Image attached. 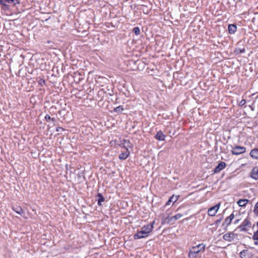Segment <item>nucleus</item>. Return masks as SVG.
I'll list each match as a JSON object with an SVG mask.
<instances>
[{"label":"nucleus","mask_w":258,"mask_h":258,"mask_svg":"<svg viewBox=\"0 0 258 258\" xmlns=\"http://www.w3.org/2000/svg\"><path fill=\"white\" fill-rule=\"evenodd\" d=\"M154 223L155 221H153L150 224L144 226L140 231L134 235V238L138 239L148 237L154 228Z\"/></svg>","instance_id":"obj_1"},{"label":"nucleus","mask_w":258,"mask_h":258,"mask_svg":"<svg viewBox=\"0 0 258 258\" xmlns=\"http://www.w3.org/2000/svg\"><path fill=\"white\" fill-rule=\"evenodd\" d=\"M205 249V245L203 243L193 246L188 253L189 258H196L200 252H204Z\"/></svg>","instance_id":"obj_2"},{"label":"nucleus","mask_w":258,"mask_h":258,"mask_svg":"<svg viewBox=\"0 0 258 258\" xmlns=\"http://www.w3.org/2000/svg\"><path fill=\"white\" fill-rule=\"evenodd\" d=\"M19 3V0H0V5L3 6V9L5 11L9 10L8 4H11L15 6Z\"/></svg>","instance_id":"obj_3"},{"label":"nucleus","mask_w":258,"mask_h":258,"mask_svg":"<svg viewBox=\"0 0 258 258\" xmlns=\"http://www.w3.org/2000/svg\"><path fill=\"white\" fill-rule=\"evenodd\" d=\"M182 216V214H177L174 216H172L171 217H167L165 219H162V224H172L173 222L181 218Z\"/></svg>","instance_id":"obj_4"},{"label":"nucleus","mask_w":258,"mask_h":258,"mask_svg":"<svg viewBox=\"0 0 258 258\" xmlns=\"http://www.w3.org/2000/svg\"><path fill=\"white\" fill-rule=\"evenodd\" d=\"M231 153L233 155H239L246 152V148L239 146H234L232 147Z\"/></svg>","instance_id":"obj_5"},{"label":"nucleus","mask_w":258,"mask_h":258,"mask_svg":"<svg viewBox=\"0 0 258 258\" xmlns=\"http://www.w3.org/2000/svg\"><path fill=\"white\" fill-rule=\"evenodd\" d=\"M251 224L248 218H246L241 224L238 227L240 231H245L247 230L246 227L250 228Z\"/></svg>","instance_id":"obj_6"},{"label":"nucleus","mask_w":258,"mask_h":258,"mask_svg":"<svg viewBox=\"0 0 258 258\" xmlns=\"http://www.w3.org/2000/svg\"><path fill=\"white\" fill-rule=\"evenodd\" d=\"M220 206V203H218L215 206H213L210 209H209L208 211V214L210 216H214L217 213L218 209H219Z\"/></svg>","instance_id":"obj_7"},{"label":"nucleus","mask_w":258,"mask_h":258,"mask_svg":"<svg viewBox=\"0 0 258 258\" xmlns=\"http://www.w3.org/2000/svg\"><path fill=\"white\" fill-rule=\"evenodd\" d=\"M236 237V234L233 232H230L225 234L223 238L225 241L231 242L234 240Z\"/></svg>","instance_id":"obj_8"},{"label":"nucleus","mask_w":258,"mask_h":258,"mask_svg":"<svg viewBox=\"0 0 258 258\" xmlns=\"http://www.w3.org/2000/svg\"><path fill=\"white\" fill-rule=\"evenodd\" d=\"M226 166V164L225 162L221 161L220 162L218 165L215 168L214 170V173H217L220 172L222 170L224 169Z\"/></svg>","instance_id":"obj_9"},{"label":"nucleus","mask_w":258,"mask_h":258,"mask_svg":"<svg viewBox=\"0 0 258 258\" xmlns=\"http://www.w3.org/2000/svg\"><path fill=\"white\" fill-rule=\"evenodd\" d=\"M250 176L254 179L258 180V166L253 168L250 172Z\"/></svg>","instance_id":"obj_10"},{"label":"nucleus","mask_w":258,"mask_h":258,"mask_svg":"<svg viewBox=\"0 0 258 258\" xmlns=\"http://www.w3.org/2000/svg\"><path fill=\"white\" fill-rule=\"evenodd\" d=\"M125 151L124 152H122L120 154L119 156V158L120 160H125L126 159L128 156L130 155V152L127 148L126 147L124 148Z\"/></svg>","instance_id":"obj_11"},{"label":"nucleus","mask_w":258,"mask_h":258,"mask_svg":"<svg viewBox=\"0 0 258 258\" xmlns=\"http://www.w3.org/2000/svg\"><path fill=\"white\" fill-rule=\"evenodd\" d=\"M166 136L161 131H159L155 136V138L158 141H164Z\"/></svg>","instance_id":"obj_12"},{"label":"nucleus","mask_w":258,"mask_h":258,"mask_svg":"<svg viewBox=\"0 0 258 258\" xmlns=\"http://www.w3.org/2000/svg\"><path fill=\"white\" fill-rule=\"evenodd\" d=\"M234 215L232 213L229 217H227L225 220L223 225H225L226 227L228 226L231 223L232 220L234 218Z\"/></svg>","instance_id":"obj_13"},{"label":"nucleus","mask_w":258,"mask_h":258,"mask_svg":"<svg viewBox=\"0 0 258 258\" xmlns=\"http://www.w3.org/2000/svg\"><path fill=\"white\" fill-rule=\"evenodd\" d=\"M228 32L230 34H234L237 31V26L235 24H229L228 25Z\"/></svg>","instance_id":"obj_14"},{"label":"nucleus","mask_w":258,"mask_h":258,"mask_svg":"<svg viewBox=\"0 0 258 258\" xmlns=\"http://www.w3.org/2000/svg\"><path fill=\"white\" fill-rule=\"evenodd\" d=\"M249 154L252 158L258 159V148L252 149Z\"/></svg>","instance_id":"obj_15"},{"label":"nucleus","mask_w":258,"mask_h":258,"mask_svg":"<svg viewBox=\"0 0 258 258\" xmlns=\"http://www.w3.org/2000/svg\"><path fill=\"white\" fill-rule=\"evenodd\" d=\"M179 196H175L174 195H172V196H171L168 201L166 203V206L169 205L171 203H174L178 199Z\"/></svg>","instance_id":"obj_16"},{"label":"nucleus","mask_w":258,"mask_h":258,"mask_svg":"<svg viewBox=\"0 0 258 258\" xmlns=\"http://www.w3.org/2000/svg\"><path fill=\"white\" fill-rule=\"evenodd\" d=\"M248 201L247 199H241L238 201L237 204L240 207H243L247 204Z\"/></svg>","instance_id":"obj_17"},{"label":"nucleus","mask_w":258,"mask_h":258,"mask_svg":"<svg viewBox=\"0 0 258 258\" xmlns=\"http://www.w3.org/2000/svg\"><path fill=\"white\" fill-rule=\"evenodd\" d=\"M97 201H98V205L100 206H102V202H104L105 199L102 196V195H97Z\"/></svg>","instance_id":"obj_18"},{"label":"nucleus","mask_w":258,"mask_h":258,"mask_svg":"<svg viewBox=\"0 0 258 258\" xmlns=\"http://www.w3.org/2000/svg\"><path fill=\"white\" fill-rule=\"evenodd\" d=\"M123 110L124 108L122 105H119L114 108V111L118 113H121Z\"/></svg>","instance_id":"obj_19"},{"label":"nucleus","mask_w":258,"mask_h":258,"mask_svg":"<svg viewBox=\"0 0 258 258\" xmlns=\"http://www.w3.org/2000/svg\"><path fill=\"white\" fill-rule=\"evenodd\" d=\"M13 209L17 213L19 214L20 215H22L24 213L22 209L20 207H14Z\"/></svg>","instance_id":"obj_20"},{"label":"nucleus","mask_w":258,"mask_h":258,"mask_svg":"<svg viewBox=\"0 0 258 258\" xmlns=\"http://www.w3.org/2000/svg\"><path fill=\"white\" fill-rule=\"evenodd\" d=\"M133 32L136 35H138L140 33V30L138 27H134L133 29Z\"/></svg>","instance_id":"obj_21"},{"label":"nucleus","mask_w":258,"mask_h":258,"mask_svg":"<svg viewBox=\"0 0 258 258\" xmlns=\"http://www.w3.org/2000/svg\"><path fill=\"white\" fill-rule=\"evenodd\" d=\"M254 213L257 216H258V202L255 204L254 208Z\"/></svg>","instance_id":"obj_22"},{"label":"nucleus","mask_w":258,"mask_h":258,"mask_svg":"<svg viewBox=\"0 0 258 258\" xmlns=\"http://www.w3.org/2000/svg\"><path fill=\"white\" fill-rule=\"evenodd\" d=\"M245 48H242V49H241V48H237V49H236V52H237V53H243V52H245Z\"/></svg>","instance_id":"obj_23"},{"label":"nucleus","mask_w":258,"mask_h":258,"mask_svg":"<svg viewBox=\"0 0 258 258\" xmlns=\"http://www.w3.org/2000/svg\"><path fill=\"white\" fill-rule=\"evenodd\" d=\"M45 80L43 79H40L38 81V84L41 86H43L45 84Z\"/></svg>","instance_id":"obj_24"},{"label":"nucleus","mask_w":258,"mask_h":258,"mask_svg":"<svg viewBox=\"0 0 258 258\" xmlns=\"http://www.w3.org/2000/svg\"><path fill=\"white\" fill-rule=\"evenodd\" d=\"M253 239L254 240H258V230L255 232H254V233L253 235Z\"/></svg>","instance_id":"obj_25"},{"label":"nucleus","mask_w":258,"mask_h":258,"mask_svg":"<svg viewBox=\"0 0 258 258\" xmlns=\"http://www.w3.org/2000/svg\"><path fill=\"white\" fill-rule=\"evenodd\" d=\"M246 103V100L245 99H242L239 102V106H243Z\"/></svg>","instance_id":"obj_26"},{"label":"nucleus","mask_w":258,"mask_h":258,"mask_svg":"<svg viewBox=\"0 0 258 258\" xmlns=\"http://www.w3.org/2000/svg\"><path fill=\"white\" fill-rule=\"evenodd\" d=\"M247 252V251L246 250H243L240 253V256L241 258L243 257V256H245V253Z\"/></svg>","instance_id":"obj_27"},{"label":"nucleus","mask_w":258,"mask_h":258,"mask_svg":"<svg viewBox=\"0 0 258 258\" xmlns=\"http://www.w3.org/2000/svg\"><path fill=\"white\" fill-rule=\"evenodd\" d=\"M123 144H124V145H126L127 146H128V144H130V141H128V140H123Z\"/></svg>","instance_id":"obj_28"},{"label":"nucleus","mask_w":258,"mask_h":258,"mask_svg":"<svg viewBox=\"0 0 258 258\" xmlns=\"http://www.w3.org/2000/svg\"><path fill=\"white\" fill-rule=\"evenodd\" d=\"M45 120L47 121H48L49 120H50L51 119V117L50 116V115L47 114L45 116Z\"/></svg>","instance_id":"obj_29"},{"label":"nucleus","mask_w":258,"mask_h":258,"mask_svg":"<svg viewBox=\"0 0 258 258\" xmlns=\"http://www.w3.org/2000/svg\"><path fill=\"white\" fill-rule=\"evenodd\" d=\"M63 128H62V127H56V131L57 132H60V131H63Z\"/></svg>","instance_id":"obj_30"},{"label":"nucleus","mask_w":258,"mask_h":258,"mask_svg":"<svg viewBox=\"0 0 258 258\" xmlns=\"http://www.w3.org/2000/svg\"><path fill=\"white\" fill-rule=\"evenodd\" d=\"M239 222V219H237V220H236L235 221H234V224H237Z\"/></svg>","instance_id":"obj_31"},{"label":"nucleus","mask_w":258,"mask_h":258,"mask_svg":"<svg viewBox=\"0 0 258 258\" xmlns=\"http://www.w3.org/2000/svg\"><path fill=\"white\" fill-rule=\"evenodd\" d=\"M50 120H52V121H55V118H51V119H50Z\"/></svg>","instance_id":"obj_32"},{"label":"nucleus","mask_w":258,"mask_h":258,"mask_svg":"<svg viewBox=\"0 0 258 258\" xmlns=\"http://www.w3.org/2000/svg\"><path fill=\"white\" fill-rule=\"evenodd\" d=\"M254 244H255V245H257V244H258V242L255 241V242H254Z\"/></svg>","instance_id":"obj_33"},{"label":"nucleus","mask_w":258,"mask_h":258,"mask_svg":"<svg viewBox=\"0 0 258 258\" xmlns=\"http://www.w3.org/2000/svg\"><path fill=\"white\" fill-rule=\"evenodd\" d=\"M78 176L80 177L81 176V174H78Z\"/></svg>","instance_id":"obj_34"},{"label":"nucleus","mask_w":258,"mask_h":258,"mask_svg":"<svg viewBox=\"0 0 258 258\" xmlns=\"http://www.w3.org/2000/svg\"><path fill=\"white\" fill-rule=\"evenodd\" d=\"M257 226H258V222H257Z\"/></svg>","instance_id":"obj_35"}]
</instances>
